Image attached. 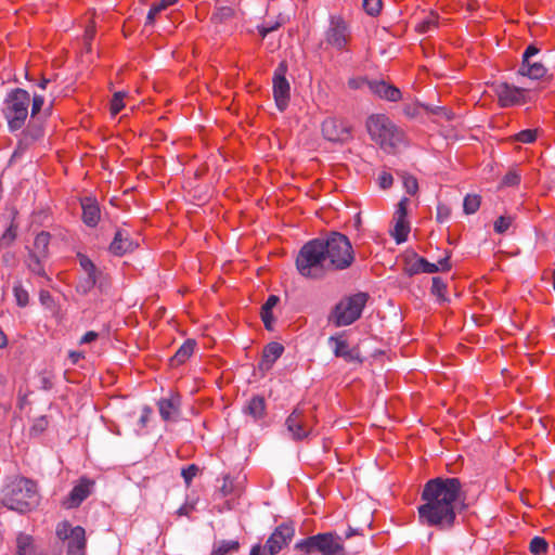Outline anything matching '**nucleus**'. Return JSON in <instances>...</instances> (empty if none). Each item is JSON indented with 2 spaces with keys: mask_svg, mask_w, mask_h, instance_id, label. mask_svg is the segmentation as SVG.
Instances as JSON below:
<instances>
[{
  "mask_svg": "<svg viewBox=\"0 0 555 555\" xmlns=\"http://www.w3.org/2000/svg\"><path fill=\"white\" fill-rule=\"evenodd\" d=\"M422 500L421 522L444 530L454 526L456 509L464 506L466 494L459 478L437 477L425 483Z\"/></svg>",
  "mask_w": 555,
  "mask_h": 555,
  "instance_id": "nucleus-1",
  "label": "nucleus"
},
{
  "mask_svg": "<svg viewBox=\"0 0 555 555\" xmlns=\"http://www.w3.org/2000/svg\"><path fill=\"white\" fill-rule=\"evenodd\" d=\"M366 128L371 139L387 153H395L404 142L403 131L384 114L370 116Z\"/></svg>",
  "mask_w": 555,
  "mask_h": 555,
  "instance_id": "nucleus-2",
  "label": "nucleus"
},
{
  "mask_svg": "<svg viewBox=\"0 0 555 555\" xmlns=\"http://www.w3.org/2000/svg\"><path fill=\"white\" fill-rule=\"evenodd\" d=\"M2 503L12 511L25 513L39 503V494L34 481L16 478L3 489Z\"/></svg>",
  "mask_w": 555,
  "mask_h": 555,
  "instance_id": "nucleus-3",
  "label": "nucleus"
},
{
  "mask_svg": "<svg viewBox=\"0 0 555 555\" xmlns=\"http://www.w3.org/2000/svg\"><path fill=\"white\" fill-rule=\"evenodd\" d=\"M322 240L306 243L296 258V267L305 278L320 279L331 270L323 250Z\"/></svg>",
  "mask_w": 555,
  "mask_h": 555,
  "instance_id": "nucleus-4",
  "label": "nucleus"
},
{
  "mask_svg": "<svg viewBox=\"0 0 555 555\" xmlns=\"http://www.w3.org/2000/svg\"><path fill=\"white\" fill-rule=\"evenodd\" d=\"M344 539L334 531L318 533L298 541L295 550L302 555L320 553L321 555H348Z\"/></svg>",
  "mask_w": 555,
  "mask_h": 555,
  "instance_id": "nucleus-5",
  "label": "nucleus"
},
{
  "mask_svg": "<svg viewBox=\"0 0 555 555\" xmlns=\"http://www.w3.org/2000/svg\"><path fill=\"white\" fill-rule=\"evenodd\" d=\"M322 245L331 270H345L352 264L354 254L346 235L332 232L325 240H322Z\"/></svg>",
  "mask_w": 555,
  "mask_h": 555,
  "instance_id": "nucleus-6",
  "label": "nucleus"
},
{
  "mask_svg": "<svg viewBox=\"0 0 555 555\" xmlns=\"http://www.w3.org/2000/svg\"><path fill=\"white\" fill-rule=\"evenodd\" d=\"M29 93L21 88L12 90L4 100L3 115L11 131L20 130L28 116Z\"/></svg>",
  "mask_w": 555,
  "mask_h": 555,
  "instance_id": "nucleus-7",
  "label": "nucleus"
},
{
  "mask_svg": "<svg viewBox=\"0 0 555 555\" xmlns=\"http://www.w3.org/2000/svg\"><path fill=\"white\" fill-rule=\"evenodd\" d=\"M367 301L365 293H358L341 299L331 315V321L336 326H347L357 321Z\"/></svg>",
  "mask_w": 555,
  "mask_h": 555,
  "instance_id": "nucleus-8",
  "label": "nucleus"
},
{
  "mask_svg": "<svg viewBox=\"0 0 555 555\" xmlns=\"http://www.w3.org/2000/svg\"><path fill=\"white\" fill-rule=\"evenodd\" d=\"M315 422L312 409H305L298 405L286 418L285 425L294 440H304L314 435L313 427Z\"/></svg>",
  "mask_w": 555,
  "mask_h": 555,
  "instance_id": "nucleus-9",
  "label": "nucleus"
},
{
  "mask_svg": "<svg viewBox=\"0 0 555 555\" xmlns=\"http://www.w3.org/2000/svg\"><path fill=\"white\" fill-rule=\"evenodd\" d=\"M294 535V526L289 524H282L274 529L263 546L255 545L249 555H276L288 545Z\"/></svg>",
  "mask_w": 555,
  "mask_h": 555,
  "instance_id": "nucleus-10",
  "label": "nucleus"
},
{
  "mask_svg": "<svg viewBox=\"0 0 555 555\" xmlns=\"http://www.w3.org/2000/svg\"><path fill=\"white\" fill-rule=\"evenodd\" d=\"M56 535L63 541L67 554L86 553V531L81 526L73 527L68 521H62L56 527Z\"/></svg>",
  "mask_w": 555,
  "mask_h": 555,
  "instance_id": "nucleus-11",
  "label": "nucleus"
},
{
  "mask_svg": "<svg viewBox=\"0 0 555 555\" xmlns=\"http://www.w3.org/2000/svg\"><path fill=\"white\" fill-rule=\"evenodd\" d=\"M324 40L331 48L344 51L347 50L351 40L349 24L340 15H331L328 27L324 33Z\"/></svg>",
  "mask_w": 555,
  "mask_h": 555,
  "instance_id": "nucleus-12",
  "label": "nucleus"
},
{
  "mask_svg": "<svg viewBox=\"0 0 555 555\" xmlns=\"http://www.w3.org/2000/svg\"><path fill=\"white\" fill-rule=\"evenodd\" d=\"M287 72V66L284 62L280 63L276 67L273 75V96L275 101V105L280 112L286 109L289 103V82L287 81L285 75Z\"/></svg>",
  "mask_w": 555,
  "mask_h": 555,
  "instance_id": "nucleus-13",
  "label": "nucleus"
},
{
  "mask_svg": "<svg viewBox=\"0 0 555 555\" xmlns=\"http://www.w3.org/2000/svg\"><path fill=\"white\" fill-rule=\"evenodd\" d=\"M322 133L326 140L332 142H346L351 138L350 126L345 120L335 117L326 118L323 121Z\"/></svg>",
  "mask_w": 555,
  "mask_h": 555,
  "instance_id": "nucleus-14",
  "label": "nucleus"
},
{
  "mask_svg": "<svg viewBox=\"0 0 555 555\" xmlns=\"http://www.w3.org/2000/svg\"><path fill=\"white\" fill-rule=\"evenodd\" d=\"M494 92L498 96L499 104L502 107H509L525 102L526 90L518 88L506 82L498 83L494 87Z\"/></svg>",
  "mask_w": 555,
  "mask_h": 555,
  "instance_id": "nucleus-15",
  "label": "nucleus"
},
{
  "mask_svg": "<svg viewBox=\"0 0 555 555\" xmlns=\"http://www.w3.org/2000/svg\"><path fill=\"white\" fill-rule=\"evenodd\" d=\"M93 485L94 482L92 480L81 478L63 501V506L65 508L78 507L91 494Z\"/></svg>",
  "mask_w": 555,
  "mask_h": 555,
  "instance_id": "nucleus-16",
  "label": "nucleus"
},
{
  "mask_svg": "<svg viewBox=\"0 0 555 555\" xmlns=\"http://www.w3.org/2000/svg\"><path fill=\"white\" fill-rule=\"evenodd\" d=\"M134 243L130 240L129 233L126 230H117L114 240L109 245V251L115 256H122L128 251L133 250Z\"/></svg>",
  "mask_w": 555,
  "mask_h": 555,
  "instance_id": "nucleus-17",
  "label": "nucleus"
},
{
  "mask_svg": "<svg viewBox=\"0 0 555 555\" xmlns=\"http://www.w3.org/2000/svg\"><path fill=\"white\" fill-rule=\"evenodd\" d=\"M369 89L380 99L388 101L397 102L401 98V92L398 88L388 85L383 80H372V82L369 83Z\"/></svg>",
  "mask_w": 555,
  "mask_h": 555,
  "instance_id": "nucleus-18",
  "label": "nucleus"
},
{
  "mask_svg": "<svg viewBox=\"0 0 555 555\" xmlns=\"http://www.w3.org/2000/svg\"><path fill=\"white\" fill-rule=\"evenodd\" d=\"M180 397L171 396L170 398H163L158 401V410L164 421H173L178 417L180 412Z\"/></svg>",
  "mask_w": 555,
  "mask_h": 555,
  "instance_id": "nucleus-19",
  "label": "nucleus"
},
{
  "mask_svg": "<svg viewBox=\"0 0 555 555\" xmlns=\"http://www.w3.org/2000/svg\"><path fill=\"white\" fill-rule=\"evenodd\" d=\"M284 347L276 341L268 344L262 352V359L259 363L261 371H269L274 362L283 354Z\"/></svg>",
  "mask_w": 555,
  "mask_h": 555,
  "instance_id": "nucleus-20",
  "label": "nucleus"
},
{
  "mask_svg": "<svg viewBox=\"0 0 555 555\" xmlns=\"http://www.w3.org/2000/svg\"><path fill=\"white\" fill-rule=\"evenodd\" d=\"M82 220L88 227H95L100 220V208L95 199L86 197L81 202Z\"/></svg>",
  "mask_w": 555,
  "mask_h": 555,
  "instance_id": "nucleus-21",
  "label": "nucleus"
},
{
  "mask_svg": "<svg viewBox=\"0 0 555 555\" xmlns=\"http://www.w3.org/2000/svg\"><path fill=\"white\" fill-rule=\"evenodd\" d=\"M517 73L530 79H541L546 75L547 69L540 62L529 61L521 62Z\"/></svg>",
  "mask_w": 555,
  "mask_h": 555,
  "instance_id": "nucleus-22",
  "label": "nucleus"
},
{
  "mask_svg": "<svg viewBox=\"0 0 555 555\" xmlns=\"http://www.w3.org/2000/svg\"><path fill=\"white\" fill-rule=\"evenodd\" d=\"M16 555H39L31 535L20 533L16 538Z\"/></svg>",
  "mask_w": 555,
  "mask_h": 555,
  "instance_id": "nucleus-23",
  "label": "nucleus"
},
{
  "mask_svg": "<svg viewBox=\"0 0 555 555\" xmlns=\"http://www.w3.org/2000/svg\"><path fill=\"white\" fill-rule=\"evenodd\" d=\"M266 411V401L263 397L255 396L250 398L244 408V413L250 415L254 420H259Z\"/></svg>",
  "mask_w": 555,
  "mask_h": 555,
  "instance_id": "nucleus-24",
  "label": "nucleus"
},
{
  "mask_svg": "<svg viewBox=\"0 0 555 555\" xmlns=\"http://www.w3.org/2000/svg\"><path fill=\"white\" fill-rule=\"evenodd\" d=\"M279 297L275 295H270L267 301L261 307V319L264 324V327L269 331L273 330L274 318L272 314V309L278 305Z\"/></svg>",
  "mask_w": 555,
  "mask_h": 555,
  "instance_id": "nucleus-25",
  "label": "nucleus"
},
{
  "mask_svg": "<svg viewBox=\"0 0 555 555\" xmlns=\"http://www.w3.org/2000/svg\"><path fill=\"white\" fill-rule=\"evenodd\" d=\"M331 341L335 344L334 353L336 357L344 358L347 361H353L358 359V356L351 350L346 340L331 337Z\"/></svg>",
  "mask_w": 555,
  "mask_h": 555,
  "instance_id": "nucleus-26",
  "label": "nucleus"
},
{
  "mask_svg": "<svg viewBox=\"0 0 555 555\" xmlns=\"http://www.w3.org/2000/svg\"><path fill=\"white\" fill-rule=\"evenodd\" d=\"M50 237V234L44 231L37 234L34 242V248L29 254H38V256L47 257Z\"/></svg>",
  "mask_w": 555,
  "mask_h": 555,
  "instance_id": "nucleus-27",
  "label": "nucleus"
},
{
  "mask_svg": "<svg viewBox=\"0 0 555 555\" xmlns=\"http://www.w3.org/2000/svg\"><path fill=\"white\" fill-rule=\"evenodd\" d=\"M420 264L422 272L425 273H435L440 270L444 271L450 269L449 256H446L444 258L440 259L438 263H431L425 258L420 257Z\"/></svg>",
  "mask_w": 555,
  "mask_h": 555,
  "instance_id": "nucleus-28",
  "label": "nucleus"
},
{
  "mask_svg": "<svg viewBox=\"0 0 555 555\" xmlns=\"http://www.w3.org/2000/svg\"><path fill=\"white\" fill-rule=\"evenodd\" d=\"M194 341L186 340L175 353L172 361L176 364L184 363L194 351Z\"/></svg>",
  "mask_w": 555,
  "mask_h": 555,
  "instance_id": "nucleus-29",
  "label": "nucleus"
},
{
  "mask_svg": "<svg viewBox=\"0 0 555 555\" xmlns=\"http://www.w3.org/2000/svg\"><path fill=\"white\" fill-rule=\"evenodd\" d=\"M438 27V16L435 13H430L425 16L417 25L415 29L420 34H427Z\"/></svg>",
  "mask_w": 555,
  "mask_h": 555,
  "instance_id": "nucleus-30",
  "label": "nucleus"
},
{
  "mask_svg": "<svg viewBox=\"0 0 555 555\" xmlns=\"http://www.w3.org/2000/svg\"><path fill=\"white\" fill-rule=\"evenodd\" d=\"M177 0H159L153 4L146 16V25H152L155 22L156 16L169 5H172Z\"/></svg>",
  "mask_w": 555,
  "mask_h": 555,
  "instance_id": "nucleus-31",
  "label": "nucleus"
},
{
  "mask_svg": "<svg viewBox=\"0 0 555 555\" xmlns=\"http://www.w3.org/2000/svg\"><path fill=\"white\" fill-rule=\"evenodd\" d=\"M240 544L234 540H222L215 544L212 555H227L238 548Z\"/></svg>",
  "mask_w": 555,
  "mask_h": 555,
  "instance_id": "nucleus-32",
  "label": "nucleus"
},
{
  "mask_svg": "<svg viewBox=\"0 0 555 555\" xmlns=\"http://www.w3.org/2000/svg\"><path fill=\"white\" fill-rule=\"evenodd\" d=\"M42 258L43 257L38 256V254H29L27 258V267L33 273L46 278L47 274L42 266Z\"/></svg>",
  "mask_w": 555,
  "mask_h": 555,
  "instance_id": "nucleus-33",
  "label": "nucleus"
},
{
  "mask_svg": "<svg viewBox=\"0 0 555 555\" xmlns=\"http://www.w3.org/2000/svg\"><path fill=\"white\" fill-rule=\"evenodd\" d=\"M409 224L403 218H397L393 237L398 244L404 242L408 237Z\"/></svg>",
  "mask_w": 555,
  "mask_h": 555,
  "instance_id": "nucleus-34",
  "label": "nucleus"
},
{
  "mask_svg": "<svg viewBox=\"0 0 555 555\" xmlns=\"http://www.w3.org/2000/svg\"><path fill=\"white\" fill-rule=\"evenodd\" d=\"M480 207V196L478 195H466L463 202L464 212L467 215L475 214Z\"/></svg>",
  "mask_w": 555,
  "mask_h": 555,
  "instance_id": "nucleus-35",
  "label": "nucleus"
},
{
  "mask_svg": "<svg viewBox=\"0 0 555 555\" xmlns=\"http://www.w3.org/2000/svg\"><path fill=\"white\" fill-rule=\"evenodd\" d=\"M447 285L442 279L436 276L433 278L431 294L435 295L440 301H446Z\"/></svg>",
  "mask_w": 555,
  "mask_h": 555,
  "instance_id": "nucleus-36",
  "label": "nucleus"
},
{
  "mask_svg": "<svg viewBox=\"0 0 555 555\" xmlns=\"http://www.w3.org/2000/svg\"><path fill=\"white\" fill-rule=\"evenodd\" d=\"M547 542L541 537H534L530 541L529 550L533 555H545L547 552Z\"/></svg>",
  "mask_w": 555,
  "mask_h": 555,
  "instance_id": "nucleus-37",
  "label": "nucleus"
},
{
  "mask_svg": "<svg viewBox=\"0 0 555 555\" xmlns=\"http://www.w3.org/2000/svg\"><path fill=\"white\" fill-rule=\"evenodd\" d=\"M125 96H126V93L121 92V91L114 93L112 101H111V114L113 116L117 115L125 107V103H124Z\"/></svg>",
  "mask_w": 555,
  "mask_h": 555,
  "instance_id": "nucleus-38",
  "label": "nucleus"
},
{
  "mask_svg": "<svg viewBox=\"0 0 555 555\" xmlns=\"http://www.w3.org/2000/svg\"><path fill=\"white\" fill-rule=\"evenodd\" d=\"M362 7L369 15L376 16L380 13L383 3L382 0H362Z\"/></svg>",
  "mask_w": 555,
  "mask_h": 555,
  "instance_id": "nucleus-39",
  "label": "nucleus"
},
{
  "mask_svg": "<svg viewBox=\"0 0 555 555\" xmlns=\"http://www.w3.org/2000/svg\"><path fill=\"white\" fill-rule=\"evenodd\" d=\"M13 293H14L16 302L20 307H26L28 305V301H29L28 292L21 284L14 285Z\"/></svg>",
  "mask_w": 555,
  "mask_h": 555,
  "instance_id": "nucleus-40",
  "label": "nucleus"
},
{
  "mask_svg": "<svg viewBox=\"0 0 555 555\" xmlns=\"http://www.w3.org/2000/svg\"><path fill=\"white\" fill-rule=\"evenodd\" d=\"M512 222L513 218L511 216H501L494 221V231L503 234L509 229Z\"/></svg>",
  "mask_w": 555,
  "mask_h": 555,
  "instance_id": "nucleus-41",
  "label": "nucleus"
},
{
  "mask_svg": "<svg viewBox=\"0 0 555 555\" xmlns=\"http://www.w3.org/2000/svg\"><path fill=\"white\" fill-rule=\"evenodd\" d=\"M96 279V275H87L78 283L77 291L81 294L89 293L94 287Z\"/></svg>",
  "mask_w": 555,
  "mask_h": 555,
  "instance_id": "nucleus-42",
  "label": "nucleus"
},
{
  "mask_svg": "<svg viewBox=\"0 0 555 555\" xmlns=\"http://www.w3.org/2000/svg\"><path fill=\"white\" fill-rule=\"evenodd\" d=\"M16 237V227L12 223L0 237V246H10Z\"/></svg>",
  "mask_w": 555,
  "mask_h": 555,
  "instance_id": "nucleus-43",
  "label": "nucleus"
},
{
  "mask_svg": "<svg viewBox=\"0 0 555 555\" xmlns=\"http://www.w3.org/2000/svg\"><path fill=\"white\" fill-rule=\"evenodd\" d=\"M537 130L526 129L515 134L514 139L521 143H532L537 139Z\"/></svg>",
  "mask_w": 555,
  "mask_h": 555,
  "instance_id": "nucleus-44",
  "label": "nucleus"
},
{
  "mask_svg": "<svg viewBox=\"0 0 555 555\" xmlns=\"http://www.w3.org/2000/svg\"><path fill=\"white\" fill-rule=\"evenodd\" d=\"M79 264L87 275H96V268L94 263L85 255H78Z\"/></svg>",
  "mask_w": 555,
  "mask_h": 555,
  "instance_id": "nucleus-45",
  "label": "nucleus"
},
{
  "mask_svg": "<svg viewBox=\"0 0 555 555\" xmlns=\"http://www.w3.org/2000/svg\"><path fill=\"white\" fill-rule=\"evenodd\" d=\"M403 185H404L405 191L410 195H415L418 191L417 180L413 176H410V175L403 176Z\"/></svg>",
  "mask_w": 555,
  "mask_h": 555,
  "instance_id": "nucleus-46",
  "label": "nucleus"
},
{
  "mask_svg": "<svg viewBox=\"0 0 555 555\" xmlns=\"http://www.w3.org/2000/svg\"><path fill=\"white\" fill-rule=\"evenodd\" d=\"M451 216V208L442 203H439L437 206V221L442 223L446 222Z\"/></svg>",
  "mask_w": 555,
  "mask_h": 555,
  "instance_id": "nucleus-47",
  "label": "nucleus"
},
{
  "mask_svg": "<svg viewBox=\"0 0 555 555\" xmlns=\"http://www.w3.org/2000/svg\"><path fill=\"white\" fill-rule=\"evenodd\" d=\"M370 82H372V80H367L363 77H353L348 80V86L350 89L357 90L362 89L363 87L369 88Z\"/></svg>",
  "mask_w": 555,
  "mask_h": 555,
  "instance_id": "nucleus-48",
  "label": "nucleus"
},
{
  "mask_svg": "<svg viewBox=\"0 0 555 555\" xmlns=\"http://www.w3.org/2000/svg\"><path fill=\"white\" fill-rule=\"evenodd\" d=\"M519 182L520 176L516 171H508L502 180V183L506 186H514L517 185Z\"/></svg>",
  "mask_w": 555,
  "mask_h": 555,
  "instance_id": "nucleus-49",
  "label": "nucleus"
},
{
  "mask_svg": "<svg viewBox=\"0 0 555 555\" xmlns=\"http://www.w3.org/2000/svg\"><path fill=\"white\" fill-rule=\"evenodd\" d=\"M197 472L198 467L194 464L189 465L186 468L182 469L181 474L186 485L191 483L192 479L196 476Z\"/></svg>",
  "mask_w": 555,
  "mask_h": 555,
  "instance_id": "nucleus-50",
  "label": "nucleus"
},
{
  "mask_svg": "<svg viewBox=\"0 0 555 555\" xmlns=\"http://www.w3.org/2000/svg\"><path fill=\"white\" fill-rule=\"evenodd\" d=\"M44 104V98L42 95L35 94L31 102V116H36Z\"/></svg>",
  "mask_w": 555,
  "mask_h": 555,
  "instance_id": "nucleus-51",
  "label": "nucleus"
},
{
  "mask_svg": "<svg viewBox=\"0 0 555 555\" xmlns=\"http://www.w3.org/2000/svg\"><path fill=\"white\" fill-rule=\"evenodd\" d=\"M392 176L388 172H383L379 176V185L382 189H388L392 184Z\"/></svg>",
  "mask_w": 555,
  "mask_h": 555,
  "instance_id": "nucleus-52",
  "label": "nucleus"
},
{
  "mask_svg": "<svg viewBox=\"0 0 555 555\" xmlns=\"http://www.w3.org/2000/svg\"><path fill=\"white\" fill-rule=\"evenodd\" d=\"M539 51L540 50L535 46H533V44L529 46L525 50V52L522 54V61L521 62H529V61H531V57L537 55L539 53Z\"/></svg>",
  "mask_w": 555,
  "mask_h": 555,
  "instance_id": "nucleus-53",
  "label": "nucleus"
},
{
  "mask_svg": "<svg viewBox=\"0 0 555 555\" xmlns=\"http://www.w3.org/2000/svg\"><path fill=\"white\" fill-rule=\"evenodd\" d=\"M99 337V334L94 331H89L87 332L81 338H80V341L79 344L80 345H83V344H90L92 341H94L96 338Z\"/></svg>",
  "mask_w": 555,
  "mask_h": 555,
  "instance_id": "nucleus-54",
  "label": "nucleus"
},
{
  "mask_svg": "<svg viewBox=\"0 0 555 555\" xmlns=\"http://www.w3.org/2000/svg\"><path fill=\"white\" fill-rule=\"evenodd\" d=\"M408 202L409 199L408 198H402L398 205V209H397V218H403L405 219V216H406V205H408Z\"/></svg>",
  "mask_w": 555,
  "mask_h": 555,
  "instance_id": "nucleus-55",
  "label": "nucleus"
},
{
  "mask_svg": "<svg viewBox=\"0 0 555 555\" xmlns=\"http://www.w3.org/2000/svg\"><path fill=\"white\" fill-rule=\"evenodd\" d=\"M233 15V10L231 8H221L218 13L215 14V17L220 21L230 18Z\"/></svg>",
  "mask_w": 555,
  "mask_h": 555,
  "instance_id": "nucleus-56",
  "label": "nucleus"
},
{
  "mask_svg": "<svg viewBox=\"0 0 555 555\" xmlns=\"http://www.w3.org/2000/svg\"><path fill=\"white\" fill-rule=\"evenodd\" d=\"M68 358H69L72 364H77L80 359L85 358V354L81 351H69Z\"/></svg>",
  "mask_w": 555,
  "mask_h": 555,
  "instance_id": "nucleus-57",
  "label": "nucleus"
},
{
  "mask_svg": "<svg viewBox=\"0 0 555 555\" xmlns=\"http://www.w3.org/2000/svg\"><path fill=\"white\" fill-rule=\"evenodd\" d=\"M422 272L421 264H420V258H417L413 263H411L408 268V273L410 275L416 274Z\"/></svg>",
  "mask_w": 555,
  "mask_h": 555,
  "instance_id": "nucleus-58",
  "label": "nucleus"
},
{
  "mask_svg": "<svg viewBox=\"0 0 555 555\" xmlns=\"http://www.w3.org/2000/svg\"><path fill=\"white\" fill-rule=\"evenodd\" d=\"M279 27V24L270 25V26H260L258 27L259 34L262 38H264L269 33L275 30Z\"/></svg>",
  "mask_w": 555,
  "mask_h": 555,
  "instance_id": "nucleus-59",
  "label": "nucleus"
},
{
  "mask_svg": "<svg viewBox=\"0 0 555 555\" xmlns=\"http://www.w3.org/2000/svg\"><path fill=\"white\" fill-rule=\"evenodd\" d=\"M48 426V420L46 417H40L36 421L33 429L42 431Z\"/></svg>",
  "mask_w": 555,
  "mask_h": 555,
  "instance_id": "nucleus-60",
  "label": "nucleus"
},
{
  "mask_svg": "<svg viewBox=\"0 0 555 555\" xmlns=\"http://www.w3.org/2000/svg\"><path fill=\"white\" fill-rule=\"evenodd\" d=\"M231 487H232V482H231L230 478L228 476L224 477L223 485L221 487V492L223 493V495H229L231 493Z\"/></svg>",
  "mask_w": 555,
  "mask_h": 555,
  "instance_id": "nucleus-61",
  "label": "nucleus"
},
{
  "mask_svg": "<svg viewBox=\"0 0 555 555\" xmlns=\"http://www.w3.org/2000/svg\"><path fill=\"white\" fill-rule=\"evenodd\" d=\"M94 34H95V29H94V26H89L87 27L86 29V33H85V38L87 41H91L94 37Z\"/></svg>",
  "mask_w": 555,
  "mask_h": 555,
  "instance_id": "nucleus-62",
  "label": "nucleus"
},
{
  "mask_svg": "<svg viewBox=\"0 0 555 555\" xmlns=\"http://www.w3.org/2000/svg\"><path fill=\"white\" fill-rule=\"evenodd\" d=\"M192 508V506L183 505L177 511V514L179 516H188Z\"/></svg>",
  "mask_w": 555,
  "mask_h": 555,
  "instance_id": "nucleus-63",
  "label": "nucleus"
},
{
  "mask_svg": "<svg viewBox=\"0 0 555 555\" xmlns=\"http://www.w3.org/2000/svg\"><path fill=\"white\" fill-rule=\"evenodd\" d=\"M50 299H51V295L49 292H47V291L40 292V301L42 304H47Z\"/></svg>",
  "mask_w": 555,
  "mask_h": 555,
  "instance_id": "nucleus-64",
  "label": "nucleus"
}]
</instances>
